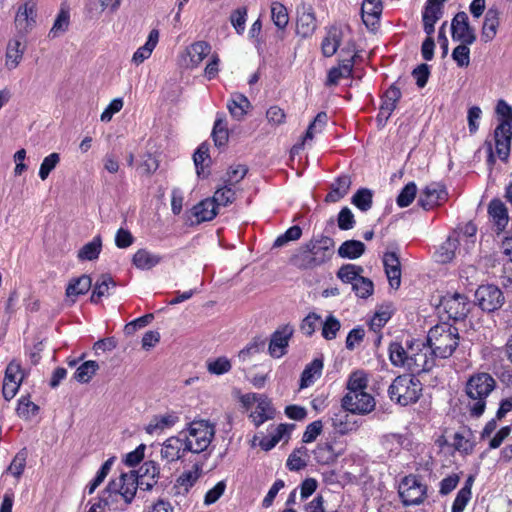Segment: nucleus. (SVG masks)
Here are the masks:
<instances>
[{"mask_svg":"<svg viewBox=\"0 0 512 512\" xmlns=\"http://www.w3.org/2000/svg\"><path fill=\"white\" fill-rule=\"evenodd\" d=\"M211 46L206 41H198L188 48V55L192 66L197 67L210 53Z\"/></svg>","mask_w":512,"mask_h":512,"instance_id":"obj_43","label":"nucleus"},{"mask_svg":"<svg viewBox=\"0 0 512 512\" xmlns=\"http://www.w3.org/2000/svg\"><path fill=\"white\" fill-rule=\"evenodd\" d=\"M23 378L20 363L15 360L11 361L6 367L3 380L2 394L5 400L10 401L15 397Z\"/></svg>","mask_w":512,"mask_h":512,"instance_id":"obj_12","label":"nucleus"},{"mask_svg":"<svg viewBox=\"0 0 512 512\" xmlns=\"http://www.w3.org/2000/svg\"><path fill=\"white\" fill-rule=\"evenodd\" d=\"M197 223L210 221L217 215V206L211 198L205 199L193 207Z\"/></svg>","mask_w":512,"mask_h":512,"instance_id":"obj_38","label":"nucleus"},{"mask_svg":"<svg viewBox=\"0 0 512 512\" xmlns=\"http://www.w3.org/2000/svg\"><path fill=\"white\" fill-rule=\"evenodd\" d=\"M137 475L134 471L129 473H122L118 479L110 481L105 489V492L110 494H120L126 503H131L140 487L137 481Z\"/></svg>","mask_w":512,"mask_h":512,"instance_id":"obj_9","label":"nucleus"},{"mask_svg":"<svg viewBox=\"0 0 512 512\" xmlns=\"http://www.w3.org/2000/svg\"><path fill=\"white\" fill-rule=\"evenodd\" d=\"M366 250V246L359 240H346L338 248V255L344 259H357Z\"/></svg>","mask_w":512,"mask_h":512,"instance_id":"obj_37","label":"nucleus"},{"mask_svg":"<svg viewBox=\"0 0 512 512\" xmlns=\"http://www.w3.org/2000/svg\"><path fill=\"white\" fill-rule=\"evenodd\" d=\"M500 12L497 8L491 7L487 10L482 26L481 36L484 42L492 41L500 24Z\"/></svg>","mask_w":512,"mask_h":512,"instance_id":"obj_25","label":"nucleus"},{"mask_svg":"<svg viewBox=\"0 0 512 512\" xmlns=\"http://www.w3.org/2000/svg\"><path fill=\"white\" fill-rule=\"evenodd\" d=\"M362 272L363 268L361 266L355 264H345L338 270L337 276L343 282L353 284V282L361 277L360 274Z\"/></svg>","mask_w":512,"mask_h":512,"instance_id":"obj_52","label":"nucleus"},{"mask_svg":"<svg viewBox=\"0 0 512 512\" xmlns=\"http://www.w3.org/2000/svg\"><path fill=\"white\" fill-rule=\"evenodd\" d=\"M410 354L408 370L413 374L428 372L435 366V356L423 343H412Z\"/></svg>","mask_w":512,"mask_h":512,"instance_id":"obj_8","label":"nucleus"},{"mask_svg":"<svg viewBox=\"0 0 512 512\" xmlns=\"http://www.w3.org/2000/svg\"><path fill=\"white\" fill-rule=\"evenodd\" d=\"M323 369V361L320 358L314 359L303 370L300 378V389H304L312 385L316 378L321 376Z\"/></svg>","mask_w":512,"mask_h":512,"instance_id":"obj_35","label":"nucleus"},{"mask_svg":"<svg viewBox=\"0 0 512 512\" xmlns=\"http://www.w3.org/2000/svg\"><path fill=\"white\" fill-rule=\"evenodd\" d=\"M451 33L454 41L465 44H473L476 41L474 29L470 26L465 12H458L451 22Z\"/></svg>","mask_w":512,"mask_h":512,"instance_id":"obj_15","label":"nucleus"},{"mask_svg":"<svg viewBox=\"0 0 512 512\" xmlns=\"http://www.w3.org/2000/svg\"><path fill=\"white\" fill-rule=\"evenodd\" d=\"M36 4L33 0H26L18 7L15 16V26L21 38H25L36 23Z\"/></svg>","mask_w":512,"mask_h":512,"instance_id":"obj_14","label":"nucleus"},{"mask_svg":"<svg viewBox=\"0 0 512 512\" xmlns=\"http://www.w3.org/2000/svg\"><path fill=\"white\" fill-rule=\"evenodd\" d=\"M392 311L389 306L380 307L372 317L369 326L370 329L374 332H379L381 328L389 321L391 318Z\"/></svg>","mask_w":512,"mask_h":512,"instance_id":"obj_54","label":"nucleus"},{"mask_svg":"<svg viewBox=\"0 0 512 512\" xmlns=\"http://www.w3.org/2000/svg\"><path fill=\"white\" fill-rule=\"evenodd\" d=\"M115 285L116 283L109 274H101L94 284L90 301L97 304L101 297L108 295L109 288Z\"/></svg>","mask_w":512,"mask_h":512,"instance_id":"obj_41","label":"nucleus"},{"mask_svg":"<svg viewBox=\"0 0 512 512\" xmlns=\"http://www.w3.org/2000/svg\"><path fill=\"white\" fill-rule=\"evenodd\" d=\"M342 36V30L337 26H331L327 29L326 36L321 43V51L325 57H331L337 52Z\"/></svg>","mask_w":512,"mask_h":512,"instance_id":"obj_26","label":"nucleus"},{"mask_svg":"<svg viewBox=\"0 0 512 512\" xmlns=\"http://www.w3.org/2000/svg\"><path fill=\"white\" fill-rule=\"evenodd\" d=\"M39 410V407L30 401L29 396H22L18 400L17 406V414L25 419H28L30 416L35 415Z\"/></svg>","mask_w":512,"mask_h":512,"instance_id":"obj_63","label":"nucleus"},{"mask_svg":"<svg viewBox=\"0 0 512 512\" xmlns=\"http://www.w3.org/2000/svg\"><path fill=\"white\" fill-rule=\"evenodd\" d=\"M307 450L304 447L294 450L287 459V467L291 471H299L306 467V460L303 455H306Z\"/></svg>","mask_w":512,"mask_h":512,"instance_id":"obj_60","label":"nucleus"},{"mask_svg":"<svg viewBox=\"0 0 512 512\" xmlns=\"http://www.w3.org/2000/svg\"><path fill=\"white\" fill-rule=\"evenodd\" d=\"M367 377L365 374L361 371H357L351 374L349 377L348 383H347V393H361L365 392V389L367 387Z\"/></svg>","mask_w":512,"mask_h":512,"instance_id":"obj_56","label":"nucleus"},{"mask_svg":"<svg viewBox=\"0 0 512 512\" xmlns=\"http://www.w3.org/2000/svg\"><path fill=\"white\" fill-rule=\"evenodd\" d=\"M448 318L455 321L464 320L469 314L472 303L466 295L460 293L447 294L440 300V305Z\"/></svg>","mask_w":512,"mask_h":512,"instance_id":"obj_7","label":"nucleus"},{"mask_svg":"<svg viewBox=\"0 0 512 512\" xmlns=\"http://www.w3.org/2000/svg\"><path fill=\"white\" fill-rule=\"evenodd\" d=\"M446 199L447 192L445 187L440 183H431L422 191L418 204L424 210H430L441 202L446 201Z\"/></svg>","mask_w":512,"mask_h":512,"instance_id":"obj_18","label":"nucleus"},{"mask_svg":"<svg viewBox=\"0 0 512 512\" xmlns=\"http://www.w3.org/2000/svg\"><path fill=\"white\" fill-rule=\"evenodd\" d=\"M491 273L507 292H512V264L494 265Z\"/></svg>","mask_w":512,"mask_h":512,"instance_id":"obj_42","label":"nucleus"},{"mask_svg":"<svg viewBox=\"0 0 512 512\" xmlns=\"http://www.w3.org/2000/svg\"><path fill=\"white\" fill-rule=\"evenodd\" d=\"M227 107L230 114L237 120H240L251 108L248 98H232Z\"/></svg>","mask_w":512,"mask_h":512,"instance_id":"obj_49","label":"nucleus"},{"mask_svg":"<svg viewBox=\"0 0 512 512\" xmlns=\"http://www.w3.org/2000/svg\"><path fill=\"white\" fill-rule=\"evenodd\" d=\"M383 10L381 0H363L361 16L363 23L368 29H375L379 23Z\"/></svg>","mask_w":512,"mask_h":512,"instance_id":"obj_21","label":"nucleus"},{"mask_svg":"<svg viewBox=\"0 0 512 512\" xmlns=\"http://www.w3.org/2000/svg\"><path fill=\"white\" fill-rule=\"evenodd\" d=\"M294 329L287 324L278 328L271 336L268 351L274 358H280L286 353L289 340L292 337Z\"/></svg>","mask_w":512,"mask_h":512,"instance_id":"obj_17","label":"nucleus"},{"mask_svg":"<svg viewBox=\"0 0 512 512\" xmlns=\"http://www.w3.org/2000/svg\"><path fill=\"white\" fill-rule=\"evenodd\" d=\"M69 18V12L64 9H61L54 21L52 28L50 29L49 36L57 37L60 34L64 33L68 29Z\"/></svg>","mask_w":512,"mask_h":512,"instance_id":"obj_59","label":"nucleus"},{"mask_svg":"<svg viewBox=\"0 0 512 512\" xmlns=\"http://www.w3.org/2000/svg\"><path fill=\"white\" fill-rule=\"evenodd\" d=\"M398 98H385L379 107V113L376 117L378 128H383L391 116L392 112L396 108Z\"/></svg>","mask_w":512,"mask_h":512,"instance_id":"obj_48","label":"nucleus"},{"mask_svg":"<svg viewBox=\"0 0 512 512\" xmlns=\"http://www.w3.org/2000/svg\"><path fill=\"white\" fill-rule=\"evenodd\" d=\"M248 169L245 165H235L229 167L226 174L222 177L223 184L233 187L239 183L247 174Z\"/></svg>","mask_w":512,"mask_h":512,"instance_id":"obj_51","label":"nucleus"},{"mask_svg":"<svg viewBox=\"0 0 512 512\" xmlns=\"http://www.w3.org/2000/svg\"><path fill=\"white\" fill-rule=\"evenodd\" d=\"M460 336L456 327L448 323H440L432 327L427 336V343L431 354L441 359L453 355L459 346Z\"/></svg>","mask_w":512,"mask_h":512,"instance_id":"obj_2","label":"nucleus"},{"mask_svg":"<svg viewBox=\"0 0 512 512\" xmlns=\"http://www.w3.org/2000/svg\"><path fill=\"white\" fill-rule=\"evenodd\" d=\"M488 213L499 229H504L508 224V210L499 199H493L488 206Z\"/></svg>","mask_w":512,"mask_h":512,"instance_id":"obj_36","label":"nucleus"},{"mask_svg":"<svg viewBox=\"0 0 512 512\" xmlns=\"http://www.w3.org/2000/svg\"><path fill=\"white\" fill-rule=\"evenodd\" d=\"M461 242L460 234L452 233L437 251L438 261L450 262L455 257V252Z\"/></svg>","mask_w":512,"mask_h":512,"instance_id":"obj_29","label":"nucleus"},{"mask_svg":"<svg viewBox=\"0 0 512 512\" xmlns=\"http://www.w3.org/2000/svg\"><path fill=\"white\" fill-rule=\"evenodd\" d=\"M185 438L186 449L191 453L204 452L211 444L215 436V426L207 420L192 421L187 431H181Z\"/></svg>","mask_w":512,"mask_h":512,"instance_id":"obj_5","label":"nucleus"},{"mask_svg":"<svg viewBox=\"0 0 512 512\" xmlns=\"http://www.w3.org/2000/svg\"><path fill=\"white\" fill-rule=\"evenodd\" d=\"M442 10L440 7H426L423 12V28L428 36H432L435 31V23L441 18Z\"/></svg>","mask_w":512,"mask_h":512,"instance_id":"obj_45","label":"nucleus"},{"mask_svg":"<svg viewBox=\"0 0 512 512\" xmlns=\"http://www.w3.org/2000/svg\"><path fill=\"white\" fill-rule=\"evenodd\" d=\"M354 56L349 59H343L337 67H333L329 70L327 76V84L335 85L341 78H348L353 69Z\"/></svg>","mask_w":512,"mask_h":512,"instance_id":"obj_33","label":"nucleus"},{"mask_svg":"<svg viewBox=\"0 0 512 512\" xmlns=\"http://www.w3.org/2000/svg\"><path fill=\"white\" fill-rule=\"evenodd\" d=\"M496 382L488 373H478L471 376L465 387L468 397L467 407L472 416H481L486 407V399L494 390Z\"/></svg>","mask_w":512,"mask_h":512,"instance_id":"obj_1","label":"nucleus"},{"mask_svg":"<svg viewBox=\"0 0 512 512\" xmlns=\"http://www.w3.org/2000/svg\"><path fill=\"white\" fill-rule=\"evenodd\" d=\"M476 299L480 308L488 312L498 310L505 302L503 292L492 284L480 286L476 291Z\"/></svg>","mask_w":512,"mask_h":512,"instance_id":"obj_10","label":"nucleus"},{"mask_svg":"<svg viewBox=\"0 0 512 512\" xmlns=\"http://www.w3.org/2000/svg\"><path fill=\"white\" fill-rule=\"evenodd\" d=\"M24 39L25 38H21V35L17 32V36L11 39L7 44L6 65L10 69L16 68L23 57L26 47Z\"/></svg>","mask_w":512,"mask_h":512,"instance_id":"obj_24","label":"nucleus"},{"mask_svg":"<svg viewBox=\"0 0 512 512\" xmlns=\"http://www.w3.org/2000/svg\"><path fill=\"white\" fill-rule=\"evenodd\" d=\"M387 393L392 402L407 406L420 399L422 384L413 374L399 375L390 384Z\"/></svg>","mask_w":512,"mask_h":512,"instance_id":"obj_4","label":"nucleus"},{"mask_svg":"<svg viewBox=\"0 0 512 512\" xmlns=\"http://www.w3.org/2000/svg\"><path fill=\"white\" fill-rule=\"evenodd\" d=\"M159 40V32L156 29H152L148 35L146 43L139 47L133 54L132 61L135 64H140L144 60L150 57L152 51L156 47Z\"/></svg>","mask_w":512,"mask_h":512,"instance_id":"obj_34","label":"nucleus"},{"mask_svg":"<svg viewBox=\"0 0 512 512\" xmlns=\"http://www.w3.org/2000/svg\"><path fill=\"white\" fill-rule=\"evenodd\" d=\"M132 261L138 269L149 270L160 263L161 257L146 249H140L134 254Z\"/></svg>","mask_w":512,"mask_h":512,"instance_id":"obj_39","label":"nucleus"},{"mask_svg":"<svg viewBox=\"0 0 512 512\" xmlns=\"http://www.w3.org/2000/svg\"><path fill=\"white\" fill-rule=\"evenodd\" d=\"M265 345H266V341L264 338H262L260 336L254 337L253 340L239 352V354H238L239 360L245 362L252 355L263 351L265 348Z\"/></svg>","mask_w":512,"mask_h":512,"instance_id":"obj_53","label":"nucleus"},{"mask_svg":"<svg viewBox=\"0 0 512 512\" xmlns=\"http://www.w3.org/2000/svg\"><path fill=\"white\" fill-rule=\"evenodd\" d=\"M496 115L499 124L494 130L495 149L498 157L507 161L512 140V107L501 99L496 106Z\"/></svg>","mask_w":512,"mask_h":512,"instance_id":"obj_3","label":"nucleus"},{"mask_svg":"<svg viewBox=\"0 0 512 512\" xmlns=\"http://www.w3.org/2000/svg\"><path fill=\"white\" fill-rule=\"evenodd\" d=\"M317 267L328 262L334 255L335 242L328 236H321L307 242Z\"/></svg>","mask_w":512,"mask_h":512,"instance_id":"obj_16","label":"nucleus"},{"mask_svg":"<svg viewBox=\"0 0 512 512\" xmlns=\"http://www.w3.org/2000/svg\"><path fill=\"white\" fill-rule=\"evenodd\" d=\"M375 399L367 392L347 393L342 398V407L352 414H369L375 408Z\"/></svg>","mask_w":512,"mask_h":512,"instance_id":"obj_11","label":"nucleus"},{"mask_svg":"<svg viewBox=\"0 0 512 512\" xmlns=\"http://www.w3.org/2000/svg\"><path fill=\"white\" fill-rule=\"evenodd\" d=\"M216 206H227L235 200V191L233 187L223 184L222 187L218 188L213 197L211 198Z\"/></svg>","mask_w":512,"mask_h":512,"instance_id":"obj_50","label":"nucleus"},{"mask_svg":"<svg viewBox=\"0 0 512 512\" xmlns=\"http://www.w3.org/2000/svg\"><path fill=\"white\" fill-rule=\"evenodd\" d=\"M372 191L367 188L359 189L352 197V203L361 211H368L372 206Z\"/></svg>","mask_w":512,"mask_h":512,"instance_id":"obj_55","label":"nucleus"},{"mask_svg":"<svg viewBox=\"0 0 512 512\" xmlns=\"http://www.w3.org/2000/svg\"><path fill=\"white\" fill-rule=\"evenodd\" d=\"M253 402H257V406L250 414V418L256 427L274 417L275 411L266 397L253 394Z\"/></svg>","mask_w":512,"mask_h":512,"instance_id":"obj_22","label":"nucleus"},{"mask_svg":"<svg viewBox=\"0 0 512 512\" xmlns=\"http://www.w3.org/2000/svg\"><path fill=\"white\" fill-rule=\"evenodd\" d=\"M92 286V279L89 275H81L80 277L72 279L67 288L66 296L72 298L74 302L75 298L86 294Z\"/></svg>","mask_w":512,"mask_h":512,"instance_id":"obj_30","label":"nucleus"},{"mask_svg":"<svg viewBox=\"0 0 512 512\" xmlns=\"http://www.w3.org/2000/svg\"><path fill=\"white\" fill-rule=\"evenodd\" d=\"M342 406L335 411L331 417L334 429L344 435L356 429L355 422L350 421V416Z\"/></svg>","mask_w":512,"mask_h":512,"instance_id":"obj_31","label":"nucleus"},{"mask_svg":"<svg viewBox=\"0 0 512 512\" xmlns=\"http://www.w3.org/2000/svg\"><path fill=\"white\" fill-rule=\"evenodd\" d=\"M271 15L274 24L280 28L284 29L289 21L288 13L286 8L280 3H273L271 7Z\"/></svg>","mask_w":512,"mask_h":512,"instance_id":"obj_62","label":"nucleus"},{"mask_svg":"<svg viewBox=\"0 0 512 512\" xmlns=\"http://www.w3.org/2000/svg\"><path fill=\"white\" fill-rule=\"evenodd\" d=\"M317 28V20L312 5L302 2L297 7L296 33L302 38L313 35Z\"/></svg>","mask_w":512,"mask_h":512,"instance_id":"obj_13","label":"nucleus"},{"mask_svg":"<svg viewBox=\"0 0 512 512\" xmlns=\"http://www.w3.org/2000/svg\"><path fill=\"white\" fill-rule=\"evenodd\" d=\"M178 421V417L173 414L155 416L146 427V432L153 434L172 427Z\"/></svg>","mask_w":512,"mask_h":512,"instance_id":"obj_44","label":"nucleus"},{"mask_svg":"<svg viewBox=\"0 0 512 512\" xmlns=\"http://www.w3.org/2000/svg\"><path fill=\"white\" fill-rule=\"evenodd\" d=\"M60 162V155L59 153L53 152L46 156L39 169V177L41 180H46L49 176V174L56 168V166Z\"/></svg>","mask_w":512,"mask_h":512,"instance_id":"obj_58","label":"nucleus"},{"mask_svg":"<svg viewBox=\"0 0 512 512\" xmlns=\"http://www.w3.org/2000/svg\"><path fill=\"white\" fill-rule=\"evenodd\" d=\"M399 496L404 506L419 505L427 495V487L416 475L405 476L399 485Z\"/></svg>","mask_w":512,"mask_h":512,"instance_id":"obj_6","label":"nucleus"},{"mask_svg":"<svg viewBox=\"0 0 512 512\" xmlns=\"http://www.w3.org/2000/svg\"><path fill=\"white\" fill-rule=\"evenodd\" d=\"M340 321L333 315H329L323 323L322 336L326 340L336 338L337 332L340 330Z\"/></svg>","mask_w":512,"mask_h":512,"instance_id":"obj_64","label":"nucleus"},{"mask_svg":"<svg viewBox=\"0 0 512 512\" xmlns=\"http://www.w3.org/2000/svg\"><path fill=\"white\" fill-rule=\"evenodd\" d=\"M211 136L213 138L214 145L218 148L224 147L228 143L229 132L226 123L222 118L216 119Z\"/></svg>","mask_w":512,"mask_h":512,"instance_id":"obj_47","label":"nucleus"},{"mask_svg":"<svg viewBox=\"0 0 512 512\" xmlns=\"http://www.w3.org/2000/svg\"><path fill=\"white\" fill-rule=\"evenodd\" d=\"M410 355V345L404 348L400 343L393 342L389 346V358L394 366L404 367L408 370Z\"/></svg>","mask_w":512,"mask_h":512,"instance_id":"obj_32","label":"nucleus"},{"mask_svg":"<svg viewBox=\"0 0 512 512\" xmlns=\"http://www.w3.org/2000/svg\"><path fill=\"white\" fill-rule=\"evenodd\" d=\"M134 472L137 475L140 488L147 491L151 490L157 484L160 476V469L154 461L144 462L139 469Z\"/></svg>","mask_w":512,"mask_h":512,"instance_id":"obj_20","label":"nucleus"},{"mask_svg":"<svg viewBox=\"0 0 512 512\" xmlns=\"http://www.w3.org/2000/svg\"><path fill=\"white\" fill-rule=\"evenodd\" d=\"M290 264L301 270H312L317 267L307 243L300 246L290 257Z\"/></svg>","mask_w":512,"mask_h":512,"instance_id":"obj_27","label":"nucleus"},{"mask_svg":"<svg viewBox=\"0 0 512 512\" xmlns=\"http://www.w3.org/2000/svg\"><path fill=\"white\" fill-rule=\"evenodd\" d=\"M185 438H183L181 432L177 436L170 437L165 440L161 448V457L167 462H173L181 459L186 452Z\"/></svg>","mask_w":512,"mask_h":512,"instance_id":"obj_19","label":"nucleus"},{"mask_svg":"<svg viewBox=\"0 0 512 512\" xmlns=\"http://www.w3.org/2000/svg\"><path fill=\"white\" fill-rule=\"evenodd\" d=\"M417 194V186L414 182H409L399 193L396 203L399 207L404 208L409 206L415 199Z\"/></svg>","mask_w":512,"mask_h":512,"instance_id":"obj_57","label":"nucleus"},{"mask_svg":"<svg viewBox=\"0 0 512 512\" xmlns=\"http://www.w3.org/2000/svg\"><path fill=\"white\" fill-rule=\"evenodd\" d=\"M352 181L348 175L338 177L334 183L331 184V191L326 195L325 201L334 203L347 195Z\"/></svg>","mask_w":512,"mask_h":512,"instance_id":"obj_28","label":"nucleus"},{"mask_svg":"<svg viewBox=\"0 0 512 512\" xmlns=\"http://www.w3.org/2000/svg\"><path fill=\"white\" fill-rule=\"evenodd\" d=\"M352 289L358 297L368 298L374 291V284L369 278L361 276L353 282Z\"/></svg>","mask_w":512,"mask_h":512,"instance_id":"obj_61","label":"nucleus"},{"mask_svg":"<svg viewBox=\"0 0 512 512\" xmlns=\"http://www.w3.org/2000/svg\"><path fill=\"white\" fill-rule=\"evenodd\" d=\"M98 369L99 365L96 361H86L76 369L74 379L80 383H88Z\"/></svg>","mask_w":512,"mask_h":512,"instance_id":"obj_46","label":"nucleus"},{"mask_svg":"<svg viewBox=\"0 0 512 512\" xmlns=\"http://www.w3.org/2000/svg\"><path fill=\"white\" fill-rule=\"evenodd\" d=\"M202 472L201 464H194L193 470L186 471L182 473L176 480L175 485L173 486V490L175 491V495L182 494L185 495L189 492L190 488L196 483L199 479Z\"/></svg>","mask_w":512,"mask_h":512,"instance_id":"obj_23","label":"nucleus"},{"mask_svg":"<svg viewBox=\"0 0 512 512\" xmlns=\"http://www.w3.org/2000/svg\"><path fill=\"white\" fill-rule=\"evenodd\" d=\"M102 249V239L100 235L93 238L92 241L86 243L77 254V257L81 261H93L99 257Z\"/></svg>","mask_w":512,"mask_h":512,"instance_id":"obj_40","label":"nucleus"}]
</instances>
